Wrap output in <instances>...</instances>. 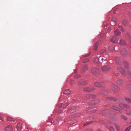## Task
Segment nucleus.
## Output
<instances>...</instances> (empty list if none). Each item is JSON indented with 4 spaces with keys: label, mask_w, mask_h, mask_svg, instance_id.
<instances>
[{
    "label": "nucleus",
    "mask_w": 131,
    "mask_h": 131,
    "mask_svg": "<svg viewBox=\"0 0 131 131\" xmlns=\"http://www.w3.org/2000/svg\"><path fill=\"white\" fill-rule=\"evenodd\" d=\"M111 90L115 93H118L119 91V88L115 84H112L111 86Z\"/></svg>",
    "instance_id": "obj_1"
},
{
    "label": "nucleus",
    "mask_w": 131,
    "mask_h": 131,
    "mask_svg": "<svg viewBox=\"0 0 131 131\" xmlns=\"http://www.w3.org/2000/svg\"><path fill=\"white\" fill-rule=\"evenodd\" d=\"M97 110V107H91L88 108L86 112L88 113H93L96 112Z\"/></svg>",
    "instance_id": "obj_2"
},
{
    "label": "nucleus",
    "mask_w": 131,
    "mask_h": 131,
    "mask_svg": "<svg viewBox=\"0 0 131 131\" xmlns=\"http://www.w3.org/2000/svg\"><path fill=\"white\" fill-rule=\"evenodd\" d=\"M121 55L124 57H126L128 54V52L124 48H123L120 52Z\"/></svg>",
    "instance_id": "obj_3"
},
{
    "label": "nucleus",
    "mask_w": 131,
    "mask_h": 131,
    "mask_svg": "<svg viewBox=\"0 0 131 131\" xmlns=\"http://www.w3.org/2000/svg\"><path fill=\"white\" fill-rule=\"evenodd\" d=\"M78 107L76 106H74L71 107L68 110V111L69 112L72 113L75 111H77L78 110Z\"/></svg>",
    "instance_id": "obj_4"
},
{
    "label": "nucleus",
    "mask_w": 131,
    "mask_h": 131,
    "mask_svg": "<svg viewBox=\"0 0 131 131\" xmlns=\"http://www.w3.org/2000/svg\"><path fill=\"white\" fill-rule=\"evenodd\" d=\"M119 105L122 109L124 110H126L127 108L129 107V106L128 105L122 103H121Z\"/></svg>",
    "instance_id": "obj_5"
},
{
    "label": "nucleus",
    "mask_w": 131,
    "mask_h": 131,
    "mask_svg": "<svg viewBox=\"0 0 131 131\" xmlns=\"http://www.w3.org/2000/svg\"><path fill=\"white\" fill-rule=\"evenodd\" d=\"M92 73L94 75H96L99 73V70L96 68H93L92 70Z\"/></svg>",
    "instance_id": "obj_6"
},
{
    "label": "nucleus",
    "mask_w": 131,
    "mask_h": 131,
    "mask_svg": "<svg viewBox=\"0 0 131 131\" xmlns=\"http://www.w3.org/2000/svg\"><path fill=\"white\" fill-rule=\"evenodd\" d=\"M100 101L99 100H93L89 102V104L90 105H95L98 103L100 102Z\"/></svg>",
    "instance_id": "obj_7"
},
{
    "label": "nucleus",
    "mask_w": 131,
    "mask_h": 131,
    "mask_svg": "<svg viewBox=\"0 0 131 131\" xmlns=\"http://www.w3.org/2000/svg\"><path fill=\"white\" fill-rule=\"evenodd\" d=\"M101 69L103 71H106L110 70L111 68L109 66H105L102 67Z\"/></svg>",
    "instance_id": "obj_8"
},
{
    "label": "nucleus",
    "mask_w": 131,
    "mask_h": 131,
    "mask_svg": "<svg viewBox=\"0 0 131 131\" xmlns=\"http://www.w3.org/2000/svg\"><path fill=\"white\" fill-rule=\"evenodd\" d=\"M118 70L123 75H125L126 74V72L123 68L118 67L117 68Z\"/></svg>",
    "instance_id": "obj_9"
},
{
    "label": "nucleus",
    "mask_w": 131,
    "mask_h": 131,
    "mask_svg": "<svg viewBox=\"0 0 131 131\" xmlns=\"http://www.w3.org/2000/svg\"><path fill=\"white\" fill-rule=\"evenodd\" d=\"M86 82L83 79H81L78 82V84L80 85L87 84Z\"/></svg>",
    "instance_id": "obj_10"
},
{
    "label": "nucleus",
    "mask_w": 131,
    "mask_h": 131,
    "mask_svg": "<svg viewBox=\"0 0 131 131\" xmlns=\"http://www.w3.org/2000/svg\"><path fill=\"white\" fill-rule=\"evenodd\" d=\"M83 90L84 91L89 92L92 91L94 90V89L93 88H90L87 87L84 88Z\"/></svg>",
    "instance_id": "obj_11"
},
{
    "label": "nucleus",
    "mask_w": 131,
    "mask_h": 131,
    "mask_svg": "<svg viewBox=\"0 0 131 131\" xmlns=\"http://www.w3.org/2000/svg\"><path fill=\"white\" fill-rule=\"evenodd\" d=\"M13 128L10 125L7 126L4 128V131H12Z\"/></svg>",
    "instance_id": "obj_12"
},
{
    "label": "nucleus",
    "mask_w": 131,
    "mask_h": 131,
    "mask_svg": "<svg viewBox=\"0 0 131 131\" xmlns=\"http://www.w3.org/2000/svg\"><path fill=\"white\" fill-rule=\"evenodd\" d=\"M99 93L101 94L106 95L108 94V92L107 91L102 90L100 91Z\"/></svg>",
    "instance_id": "obj_13"
},
{
    "label": "nucleus",
    "mask_w": 131,
    "mask_h": 131,
    "mask_svg": "<svg viewBox=\"0 0 131 131\" xmlns=\"http://www.w3.org/2000/svg\"><path fill=\"white\" fill-rule=\"evenodd\" d=\"M96 95L95 94H88L86 96L87 98L93 99L95 97Z\"/></svg>",
    "instance_id": "obj_14"
},
{
    "label": "nucleus",
    "mask_w": 131,
    "mask_h": 131,
    "mask_svg": "<svg viewBox=\"0 0 131 131\" xmlns=\"http://www.w3.org/2000/svg\"><path fill=\"white\" fill-rule=\"evenodd\" d=\"M106 100L107 102H108L111 100H113L114 101H117V99L116 98L112 97H108L106 98Z\"/></svg>",
    "instance_id": "obj_15"
},
{
    "label": "nucleus",
    "mask_w": 131,
    "mask_h": 131,
    "mask_svg": "<svg viewBox=\"0 0 131 131\" xmlns=\"http://www.w3.org/2000/svg\"><path fill=\"white\" fill-rule=\"evenodd\" d=\"M17 129L19 131L22 128V124H21L19 123L18 124L16 127Z\"/></svg>",
    "instance_id": "obj_16"
},
{
    "label": "nucleus",
    "mask_w": 131,
    "mask_h": 131,
    "mask_svg": "<svg viewBox=\"0 0 131 131\" xmlns=\"http://www.w3.org/2000/svg\"><path fill=\"white\" fill-rule=\"evenodd\" d=\"M112 109L116 110V111H119L120 113H122V111L121 110L115 106H112Z\"/></svg>",
    "instance_id": "obj_17"
},
{
    "label": "nucleus",
    "mask_w": 131,
    "mask_h": 131,
    "mask_svg": "<svg viewBox=\"0 0 131 131\" xmlns=\"http://www.w3.org/2000/svg\"><path fill=\"white\" fill-rule=\"evenodd\" d=\"M88 68V66L87 65H85L82 68V69L81 70V72L82 73H83L84 72L86 71Z\"/></svg>",
    "instance_id": "obj_18"
},
{
    "label": "nucleus",
    "mask_w": 131,
    "mask_h": 131,
    "mask_svg": "<svg viewBox=\"0 0 131 131\" xmlns=\"http://www.w3.org/2000/svg\"><path fill=\"white\" fill-rule=\"evenodd\" d=\"M111 41L115 43L118 42V40L115 36H114L112 38Z\"/></svg>",
    "instance_id": "obj_19"
},
{
    "label": "nucleus",
    "mask_w": 131,
    "mask_h": 131,
    "mask_svg": "<svg viewBox=\"0 0 131 131\" xmlns=\"http://www.w3.org/2000/svg\"><path fill=\"white\" fill-rule=\"evenodd\" d=\"M123 64L125 68L127 69H128L130 68L129 64L128 62L126 61L124 62L123 63Z\"/></svg>",
    "instance_id": "obj_20"
},
{
    "label": "nucleus",
    "mask_w": 131,
    "mask_h": 131,
    "mask_svg": "<svg viewBox=\"0 0 131 131\" xmlns=\"http://www.w3.org/2000/svg\"><path fill=\"white\" fill-rule=\"evenodd\" d=\"M76 122V120H71L68 121L67 123L68 124H73Z\"/></svg>",
    "instance_id": "obj_21"
},
{
    "label": "nucleus",
    "mask_w": 131,
    "mask_h": 131,
    "mask_svg": "<svg viewBox=\"0 0 131 131\" xmlns=\"http://www.w3.org/2000/svg\"><path fill=\"white\" fill-rule=\"evenodd\" d=\"M116 36H119L121 35V32L117 29L114 32Z\"/></svg>",
    "instance_id": "obj_22"
},
{
    "label": "nucleus",
    "mask_w": 131,
    "mask_h": 131,
    "mask_svg": "<svg viewBox=\"0 0 131 131\" xmlns=\"http://www.w3.org/2000/svg\"><path fill=\"white\" fill-rule=\"evenodd\" d=\"M71 93V91L69 89H66L64 91V93L66 94H68Z\"/></svg>",
    "instance_id": "obj_23"
},
{
    "label": "nucleus",
    "mask_w": 131,
    "mask_h": 131,
    "mask_svg": "<svg viewBox=\"0 0 131 131\" xmlns=\"http://www.w3.org/2000/svg\"><path fill=\"white\" fill-rule=\"evenodd\" d=\"M123 82L124 80H123L120 79L117 81L116 83L118 85H120L123 83Z\"/></svg>",
    "instance_id": "obj_24"
},
{
    "label": "nucleus",
    "mask_w": 131,
    "mask_h": 131,
    "mask_svg": "<svg viewBox=\"0 0 131 131\" xmlns=\"http://www.w3.org/2000/svg\"><path fill=\"white\" fill-rule=\"evenodd\" d=\"M100 85V82H95L94 83V86L96 87H101Z\"/></svg>",
    "instance_id": "obj_25"
},
{
    "label": "nucleus",
    "mask_w": 131,
    "mask_h": 131,
    "mask_svg": "<svg viewBox=\"0 0 131 131\" xmlns=\"http://www.w3.org/2000/svg\"><path fill=\"white\" fill-rule=\"evenodd\" d=\"M99 58L97 57H95L93 58V61L94 62H95L96 63H98L100 62L99 61Z\"/></svg>",
    "instance_id": "obj_26"
},
{
    "label": "nucleus",
    "mask_w": 131,
    "mask_h": 131,
    "mask_svg": "<svg viewBox=\"0 0 131 131\" xmlns=\"http://www.w3.org/2000/svg\"><path fill=\"white\" fill-rule=\"evenodd\" d=\"M115 47L114 46H112L110 47L109 48V50L110 51H117V50H115Z\"/></svg>",
    "instance_id": "obj_27"
},
{
    "label": "nucleus",
    "mask_w": 131,
    "mask_h": 131,
    "mask_svg": "<svg viewBox=\"0 0 131 131\" xmlns=\"http://www.w3.org/2000/svg\"><path fill=\"white\" fill-rule=\"evenodd\" d=\"M115 59L116 63L118 64H119L121 62V61L120 58L118 57H116Z\"/></svg>",
    "instance_id": "obj_28"
},
{
    "label": "nucleus",
    "mask_w": 131,
    "mask_h": 131,
    "mask_svg": "<svg viewBox=\"0 0 131 131\" xmlns=\"http://www.w3.org/2000/svg\"><path fill=\"white\" fill-rule=\"evenodd\" d=\"M99 42L97 41L94 44V50H96L98 46L99 45Z\"/></svg>",
    "instance_id": "obj_29"
},
{
    "label": "nucleus",
    "mask_w": 131,
    "mask_h": 131,
    "mask_svg": "<svg viewBox=\"0 0 131 131\" xmlns=\"http://www.w3.org/2000/svg\"><path fill=\"white\" fill-rule=\"evenodd\" d=\"M119 44L121 45H126V43L125 41L121 39L120 41Z\"/></svg>",
    "instance_id": "obj_30"
},
{
    "label": "nucleus",
    "mask_w": 131,
    "mask_h": 131,
    "mask_svg": "<svg viewBox=\"0 0 131 131\" xmlns=\"http://www.w3.org/2000/svg\"><path fill=\"white\" fill-rule=\"evenodd\" d=\"M126 88L130 91H131V84H129L126 86Z\"/></svg>",
    "instance_id": "obj_31"
},
{
    "label": "nucleus",
    "mask_w": 131,
    "mask_h": 131,
    "mask_svg": "<svg viewBox=\"0 0 131 131\" xmlns=\"http://www.w3.org/2000/svg\"><path fill=\"white\" fill-rule=\"evenodd\" d=\"M106 59L104 57H100L99 58V60H100H100H101V61L102 62L103 60H106Z\"/></svg>",
    "instance_id": "obj_32"
},
{
    "label": "nucleus",
    "mask_w": 131,
    "mask_h": 131,
    "mask_svg": "<svg viewBox=\"0 0 131 131\" xmlns=\"http://www.w3.org/2000/svg\"><path fill=\"white\" fill-rule=\"evenodd\" d=\"M123 23L124 25L125 26H127L128 23V21L126 19H124L123 20Z\"/></svg>",
    "instance_id": "obj_33"
},
{
    "label": "nucleus",
    "mask_w": 131,
    "mask_h": 131,
    "mask_svg": "<svg viewBox=\"0 0 131 131\" xmlns=\"http://www.w3.org/2000/svg\"><path fill=\"white\" fill-rule=\"evenodd\" d=\"M126 101L129 103H131V100L128 97H126L125 98Z\"/></svg>",
    "instance_id": "obj_34"
},
{
    "label": "nucleus",
    "mask_w": 131,
    "mask_h": 131,
    "mask_svg": "<svg viewBox=\"0 0 131 131\" xmlns=\"http://www.w3.org/2000/svg\"><path fill=\"white\" fill-rule=\"evenodd\" d=\"M7 120L9 121H14L13 118L9 116L7 117Z\"/></svg>",
    "instance_id": "obj_35"
},
{
    "label": "nucleus",
    "mask_w": 131,
    "mask_h": 131,
    "mask_svg": "<svg viewBox=\"0 0 131 131\" xmlns=\"http://www.w3.org/2000/svg\"><path fill=\"white\" fill-rule=\"evenodd\" d=\"M121 117L122 118H123L125 120H127L128 119V117L124 115H121Z\"/></svg>",
    "instance_id": "obj_36"
},
{
    "label": "nucleus",
    "mask_w": 131,
    "mask_h": 131,
    "mask_svg": "<svg viewBox=\"0 0 131 131\" xmlns=\"http://www.w3.org/2000/svg\"><path fill=\"white\" fill-rule=\"evenodd\" d=\"M109 110H108L103 111L102 112V113L103 115H105L106 113L108 112Z\"/></svg>",
    "instance_id": "obj_37"
},
{
    "label": "nucleus",
    "mask_w": 131,
    "mask_h": 131,
    "mask_svg": "<svg viewBox=\"0 0 131 131\" xmlns=\"http://www.w3.org/2000/svg\"><path fill=\"white\" fill-rule=\"evenodd\" d=\"M100 87L104 86H105V83L102 82H100Z\"/></svg>",
    "instance_id": "obj_38"
},
{
    "label": "nucleus",
    "mask_w": 131,
    "mask_h": 131,
    "mask_svg": "<svg viewBox=\"0 0 131 131\" xmlns=\"http://www.w3.org/2000/svg\"><path fill=\"white\" fill-rule=\"evenodd\" d=\"M106 51V50L105 49H103L100 51V52L101 54H102L105 53Z\"/></svg>",
    "instance_id": "obj_39"
},
{
    "label": "nucleus",
    "mask_w": 131,
    "mask_h": 131,
    "mask_svg": "<svg viewBox=\"0 0 131 131\" xmlns=\"http://www.w3.org/2000/svg\"><path fill=\"white\" fill-rule=\"evenodd\" d=\"M119 29L122 31H124V29L121 26H119L118 27Z\"/></svg>",
    "instance_id": "obj_40"
},
{
    "label": "nucleus",
    "mask_w": 131,
    "mask_h": 131,
    "mask_svg": "<svg viewBox=\"0 0 131 131\" xmlns=\"http://www.w3.org/2000/svg\"><path fill=\"white\" fill-rule=\"evenodd\" d=\"M89 61V60L88 58H86L84 59L83 61V63H86V62H88Z\"/></svg>",
    "instance_id": "obj_41"
},
{
    "label": "nucleus",
    "mask_w": 131,
    "mask_h": 131,
    "mask_svg": "<svg viewBox=\"0 0 131 131\" xmlns=\"http://www.w3.org/2000/svg\"><path fill=\"white\" fill-rule=\"evenodd\" d=\"M109 130L110 131H114V128L112 126H110L109 127Z\"/></svg>",
    "instance_id": "obj_42"
},
{
    "label": "nucleus",
    "mask_w": 131,
    "mask_h": 131,
    "mask_svg": "<svg viewBox=\"0 0 131 131\" xmlns=\"http://www.w3.org/2000/svg\"><path fill=\"white\" fill-rule=\"evenodd\" d=\"M91 123V122H88L86 123H85L83 125L84 126H86L87 125H89Z\"/></svg>",
    "instance_id": "obj_43"
},
{
    "label": "nucleus",
    "mask_w": 131,
    "mask_h": 131,
    "mask_svg": "<svg viewBox=\"0 0 131 131\" xmlns=\"http://www.w3.org/2000/svg\"><path fill=\"white\" fill-rule=\"evenodd\" d=\"M111 25L112 26H114L115 25L116 23L115 22H113V21H111Z\"/></svg>",
    "instance_id": "obj_44"
},
{
    "label": "nucleus",
    "mask_w": 131,
    "mask_h": 131,
    "mask_svg": "<svg viewBox=\"0 0 131 131\" xmlns=\"http://www.w3.org/2000/svg\"><path fill=\"white\" fill-rule=\"evenodd\" d=\"M69 105V104L68 103H66L65 104L63 105V107L65 108L67 106Z\"/></svg>",
    "instance_id": "obj_45"
},
{
    "label": "nucleus",
    "mask_w": 131,
    "mask_h": 131,
    "mask_svg": "<svg viewBox=\"0 0 131 131\" xmlns=\"http://www.w3.org/2000/svg\"><path fill=\"white\" fill-rule=\"evenodd\" d=\"M52 119L51 118H49L48 121V122L52 123Z\"/></svg>",
    "instance_id": "obj_46"
},
{
    "label": "nucleus",
    "mask_w": 131,
    "mask_h": 131,
    "mask_svg": "<svg viewBox=\"0 0 131 131\" xmlns=\"http://www.w3.org/2000/svg\"><path fill=\"white\" fill-rule=\"evenodd\" d=\"M74 83V82L73 80H71L70 81V84L71 85H72Z\"/></svg>",
    "instance_id": "obj_47"
},
{
    "label": "nucleus",
    "mask_w": 131,
    "mask_h": 131,
    "mask_svg": "<svg viewBox=\"0 0 131 131\" xmlns=\"http://www.w3.org/2000/svg\"><path fill=\"white\" fill-rule=\"evenodd\" d=\"M128 74L129 75V77L131 78V72L130 71H128Z\"/></svg>",
    "instance_id": "obj_48"
},
{
    "label": "nucleus",
    "mask_w": 131,
    "mask_h": 131,
    "mask_svg": "<svg viewBox=\"0 0 131 131\" xmlns=\"http://www.w3.org/2000/svg\"><path fill=\"white\" fill-rule=\"evenodd\" d=\"M80 77V76L78 74H77L74 76V78H78Z\"/></svg>",
    "instance_id": "obj_49"
},
{
    "label": "nucleus",
    "mask_w": 131,
    "mask_h": 131,
    "mask_svg": "<svg viewBox=\"0 0 131 131\" xmlns=\"http://www.w3.org/2000/svg\"><path fill=\"white\" fill-rule=\"evenodd\" d=\"M116 127L117 130H118L119 129V127L118 125L116 126Z\"/></svg>",
    "instance_id": "obj_50"
},
{
    "label": "nucleus",
    "mask_w": 131,
    "mask_h": 131,
    "mask_svg": "<svg viewBox=\"0 0 131 131\" xmlns=\"http://www.w3.org/2000/svg\"><path fill=\"white\" fill-rule=\"evenodd\" d=\"M84 131H92V130L91 129H88Z\"/></svg>",
    "instance_id": "obj_51"
},
{
    "label": "nucleus",
    "mask_w": 131,
    "mask_h": 131,
    "mask_svg": "<svg viewBox=\"0 0 131 131\" xmlns=\"http://www.w3.org/2000/svg\"><path fill=\"white\" fill-rule=\"evenodd\" d=\"M116 20L115 18H113L112 19V20L111 21H113V22H115L116 23Z\"/></svg>",
    "instance_id": "obj_52"
},
{
    "label": "nucleus",
    "mask_w": 131,
    "mask_h": 131,
    "mask_svg": "<svg viewBox=\"0 0 131 131\" xmlns=\"http://www.w3.org/2000/svg\"><path fill=\"white\" fill-rule=\"evenodd\" d=\"M127 114L128 115H131V111H129L127 112Z\"/></svg>",
    "instance_id": "obj_53"
},
{
    "label": "nucleus",
    "mask_w": 131,
    "mask_h": 131,
    "mask_svg": "<svg viewBox=\"0 0 131 131\" xmlns=\"http://www.w3.org/2000/svg\"><path fill=\"white\" fill-rule=\"evenodd\" d=\"M62 103H60L58 107H61L62 106Z\"/></svg>",
    "instance_id": "obj_54"
},
{
    "label": "nucleus",
    "mask_w": 131,
    "mask_h": 131,
    "mask_svg": "<svg viewBox=\"0 0 131 131\" xmlns=\"http://www.w3.org/2000/svg\"><path fill=\"white\" fill-rule=\"evenodd\" d=\"M128 128H126V130L125 131H128L129 130V129H128Z\"/></svg>",
    "instance_id": "obj_55"
},
{
    "label": "nucleus",
    "mask_w": 131,
    "mask_h": 131,
    "mask_svg": "<svg viewBox=\"0 0 131 131\" xmlns=\"http://www.w3.org/2000/svg\"><path fill=\"white\" fill-rule=\"evenodd\" d=\"M0 119L2 121H3L2 118L1 116H0Z\"/></svg>",
    "instance_id": "obj_56"
},
{
    "label": "nucleus",
    "mask_w": 131,
    "mask_h": 131,
    "mask_svg": "<svg viewBox=\"0 0 131 131\" xmlns=\"http://www.w3.org/2000/svg\"><path fill=\"white\" fill-rule=\"evenodd\" d=\"M127 128H128V129H129V130L131 128V125L129 126L128 127H127Z\"/></svg>",
    "instance_id": "obj_57"
},
{
    "label": "nucleus",
    "mask_w": 131,
    "mask_h": 131,
    "mask_svg": "<svg viewBox=\"0 0 131 131\" xmlns=\"http://www.w3.org/2000/svg\"><path fill=\"white\" fill-rule=\"evenodd\" d=\"M62 111L61 110H60L58 111V113H61L62 112Z\"/></svg>",
    "instance_id": "obj_58"
},
{
    "label": "nucleus",
    "mask_w": 131,
    "mask_h": 131,
    "mask_svg": "<svg viewBox=\"0 0 131 131\" xmlns=\"http://www.w3.org/2000/svg\"><path fill=\"white\" fill-rule=\"evenodd\" d=\"M127 35H128V36H129V38H131V36H130L129 35V34H127Z\"/></svg>",
    "instance_id": "obj_59"
},
{
    "label": "nucleus",
    "mask_w": 131,
    "mask_h": 131,
    "mask_svg": "<svg viewBox=\"0 0 131 131\" xmlns=\"http://www.w3.org/2000/svg\"><path fill=\"white\" fill-rule=\"evenodd\" d=\"M129 16L131 18V14Z\"/></svg>",
    "instance_id": "obj_60"
},
{
    "label": "nucleus",
    "mask_w": 131,
    "mask_h": 131,
    "mask_svg": "<svg viewBox=\"0 0 131 131\" xmlns=\"http://www.w3.org/2000/svg\"><path fill=\"white\" fill-rule=\"evenodd\" d=\"M97 131H101V130H98Z\"/></svg>",
    "instance_id": "obj_61"
},
{
    "label": "nucleus",
    "mask_w": 131,
    "mask_h": 131,
    "mask_svg": "<svg viewBox=\"0 0 131 131\" xmlns=\"http://www.w3.org/2000/svg\"><path fill=\"white\" fill-rule=\"evenodd\" d=\"M130 97H131V93L130 94Z\"/></svg>",
    "instance_id": "obj_62"
},
{
    "label": "nucleus",
    "mask_w": 131,
    "mask_h": 131,
    "mask_svg": "<svg viewBox=\"0 0 131 131\" xmlns=\"http://www.w3.org/2000/svg\"><path fill=\"white\" fill-rule=\"evenodd\" d=\"M107 31H108H108H109V29H108V30Z\"/></svg>",
    "instance_id": "obj_63"
},
{
    "label": "nucleus",
    "mask_w": 131,
    "mask_h": 131,
    "mask_svg": "<svg viewBox=\"0 0 131 131\" xmlns=\"http://www.w3.org/2000/svg\"><path fill=\"white\" fill-rule=\"evenodd\" d=\"M130 121H131V122H130V123H131V119H130Z\"/></svg>",
    "instance_id": "obj_64"
}]
</instances>
